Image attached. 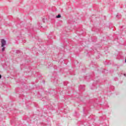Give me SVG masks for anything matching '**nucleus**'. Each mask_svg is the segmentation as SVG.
<instances>
[{
    "label": "nucleus",
    "instance_id": "1",
    "mask_svg": "<svg viewBox=\"0 0 126 126\" xmlns=\"http://www.w3.org/2000/svg\"><path fill=\"white\" fill-rule=\"evenodd\" d=\"M1 47H4V46H5V45H6V42L5 41L4 39H1Z\"/></svg>",
    "mask_w": 126,
    "mask_h": 126
},
{
    "label": "nucleus",
    "instance_id": "5",
    "mask_svg": "<svg viewBox=\"0 0 126 126\" xmlns=\"http://www.w3.org/2000/svg\"><path fill=\"white\" fill-rule=\"evenodd\" d=\"M125 63H126V60H125Z\"/></svg>",
    "mask_w": 126,
    "mask_h": 126
},
{
    "label": "nucleus",
    "instance_id": "2",
    "mask_svg": "<svg viewBox=\"0 0 126 126\" xmlns=\"http://www.w3.org/2000/svg\"><path fill=\"white\" fill-rule=\"evenodd\" d=\"M61 14H59L56 16V18H61Z\"/></svg>",
    "mask_w": 126,
    "mask_h": 126
},
{
    "label": "nucleus",
    "instance_id": "4",
    "mask_svg": "<svg viewBox=\"0 0 126 126\" xmlns=\"http://www.w3.org/2000/svg\"><path fill=\"white\" fill-rule=\"evenodd\" d=\"M1 78V75H0V79Z\"/></svg>",
    "mask_w": 126,
    "mask_h": 126
},
{
    "label": "nucleus",
    "instance_id": "3",
    "mask_svg": "<svg viewBox=\"0 0 126 126\" xmlns=\"http://www.w3.org/2000/svg\"><path fill=\"white\" fill-rule=\"evenodd\" d=\"M2 51L3 52L4 51V50H5V47L3 46V47H2Z\"/></svg>",
    "mask_w": 126,
    "mask_h": 126
}]
</instances>
